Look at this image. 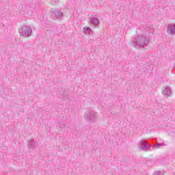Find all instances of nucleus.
I'll return each mask as SVG.
<instances>
[{
  "label": "nucleus",
  "instance_id": "1",
  "mask_svg": "<svg viewBox=\"0 0 175 175\" xmlns=\"http://www.w3.org/2000/svg\"><path fill=\"white\" fill-rule=\"evenodd\" d=\"M132 46L136 49H140V47H144L147 46L150 42V39L144 36L142 34H139L135 38H132Z\"/></svg>",
  "mask_w": 175,
  "mask_h": 175
},
{
  "label": "nucleus",
  "instance_id": "2",
  "mask_svg": "<svg viewBox=\"0 0 175 175\" xmlns=\"http://www.w3.org/2000/svg\"><path fill=\"white\" fill-rule=\"evenodd\" d=\"M21 36L29 38L32 35V28L29 26L23 25L18 29Z\"/></svg>",
  "mask_w": 175,
  "mask_h": 175
},
{
  "label": "nucleus",
  "instance_id": "3",
  "mask_svg": "<svg viewBox=\"0 0 175 175\" xmlns=\"http://www.w3.org/2000/svg\"><path fill=\"white\" fill-rule=\"evenodd\" d=\"M84 118L86 121H91V122H95L96 121V112L91 110H88L85 113Z\"/></svg>",
  "mask_w": 175,
  "mask_h": 175
},
{
  "label": "nucleus",
  "instance_id": "4",
  "mask_svg": "<svg viewBox=\"0 0 175 175\" xmlns=\"http://www.w3.org/2000/svg\"><path fill=\"white\" fill-rule=\"evenodd\" d=\"M138 147L140 150H143V151H147V150H148L151 146H150V144H148L146 140L142 139L139 142Z\"/></svg>",
  "mask_w": 175,
  "mask_h": 175
},
{
  "label": "nucleus",
  "instance_id": "5",
  "mask_svg": "<svg viewBox=\"0 0 175 175\" xmlns=\"http://www.w3.org/2000/svg\"><path fill=\"white\" fill-rule=\"evenodd\" d=\"M167 33L170 35H175V25H167Z\"/></svg>",
  "mask_w": 175,
  "mask_h": 175
},
{
  "label": "nucleus",
  "instance_id": "6",
  "mask_svg": "<svg viewBox=\"0 0 175 175\" xmlns=\"http://www.w3.org/2000/svg\"><path fill=\"white\" fill-rule=\"evenodd\" d=\"M88 23L92 24L94 27H97V25H99V19L96 17H90Z\"/></svg>",
  "mask_w": 175,
  "mask_h": 175
},
{
  "label": "nucleus",
  "instance_id": "7",
  "mask_svg": "<svg viewBox=\"0 0 175 175\" xmlns=\"http://www.w3.org/2000/svg\"><path fill=\"white\" fill-rule=\"evenodd\" d=\"M162 94L165 96H170L172 95V89L169 87H164L162 89Z\"/></svg>",
  "mask_w": 175,
  "mask_h": 175
},
{
  "label": "nucleus",
  "instance_id": "8",
  "mask_svg": "<svg viewBox=\"0 0 175 175\" xmlns=\"http://www.w3.org/2000/svg\"><path fill=\"white\" fill-rule=\"evenodd\" d=\"M38 148V142L33 141L31 139L29 141L28 148H31V150H35V148Z\"/></svg>",
  "mask_w": 175,
  "mask_h": 175
},
{
  "label": "nucleus",
  "instance_id": "9",
  "mask_svg": "<svg viewBox=\"0 0 175 175\" xmlns=\"http://www.w3.org/2000/svg\"><path fill=\"white\" fill-rule=\"evenodd\" d=\"M53 14L55 16L56 18H62V17H64V12L57 9L53 11Z\"/></svg>",
  "mask_w": 175,
  "mask_h": 175
},
{
  "label": "nucleus",
  "instance_id": "10",
  "mask_svg": "<svg viewBox=\"0 0 175 175\" xmlns=\"http://www.w3.org/2000/svg\"><path fill=\"white\" fill-rule=\"evenodd\" d=\"M83 33L85 35H88V33H91V27H83Z\"/></svg>",
  "mask_w": 175,
  "mask_h": 175
},
{
  "label": "nucleus",
  "instance_id": "11",
  "mask_svg": "<svg viewBox=\"0 0 175 175\" xmlns=\"http://www.w3.org/2000/svg\"><path fill=\"white\" fill-rule=\"evenodd\" d=\"M162 146H166V144L157 143L156 145H154V148H158L159 147H161Z\"/></svg>",
  "mask_w": 175,
  "mask_h": 175
},
{
  "label": "nucleus",
  "instance_id": "12",
  "mask_svg": "<svg viewBox=\"0 0 175 175\" xmlns=\"http://www.w3.org/2000/svg\"><path fill=\"white\" fill-rule=\"evenodd\" d=\"M154 175H164L162 172L156 171L154 172Z\"/></svg>",
  "mask_w": 175,
  "mask_h": 175
},
{
  "label": "nucleus",
  "instance_id": "13",
  "mask_svg": "<svg viewBox=\"0 0 175 175\" xmlns=\"http://www.w3.org/2000/svg\"><path fill=\"white\" fill-rule=\"evenodd\" d=\"M62 95L64 98H68V92L66 91H64Z\"/></svg>",
  "mask_w": 175,
  "mask_h": 175
},
{
  "label": "nucleus",
  "instance_id": "14",
  "mask_svg": "<svg viewBox=\"0 0 175 175\" xmlns=\"http://www.w3.org/2000/svg\"><path fill=\"white\" fill-rule=\"evenodd\" d=\"M60 126H61L62 128H65V126H66V124H61Z\"/></svg>",
  "mask_w": 175,
  "mask_h": 175
}]
</instances>
